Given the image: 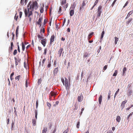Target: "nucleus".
Returning a JSON list of instances; mask_svg holds the SVG:
<instances>
[{"label": "nucleus", "mask_w": 133, "mask_h": 133, "mask_svg": "<svg viewBox=\"0 0 133 133\" xmlns=\"http://www.w3.org/2000/svg\"><path fill=\"white\" fill-rule=\"evenodd\" d=\"M32 125L33 126H35L36 125V120L35 119H32Z\"/></svg>", "instance_id": "obj_24"}, {"label": "nucleus", "mask_w": 133, "mask_h": 133, "mask_svg": "<svg viewBox=\"0 0 133 133\" xmlns=\"http://www.w3.org/2000/svg\"><path fill=\"white\" fill-rule=\"evenodd\" d=\"M133 12L132 11H131L129 12V13L128 14L127 16L126 17L125 19H127V18H128L132 14Z\"/></svg>", "instance_id": "obj_12"}, {"label": "nucleus", "mask_w": 133, "mask_h": 133, "mask_svg": "<svg viewBox=\"0 0 133 133\" xmlns=\"http://www.w3.org/2000/svg\"><path fill=\"white\" fill-rule=\"evenodd\" d=\"M38 8V4L36 1H35L32 3V4H31L29 8H28V9H25L24 12L25 16H27L28 15V17L31 15L32 14V11L34 9H36Z\"/></svg>", "instance_id": "obj_1"}, {"label": "nucleus", "mask_w": 133, "mask_h": 133, "mask_svg": "<svg viewBox=\"0 0 133 133\" xmlns=\"http://www.w3.org/2000/svg\"><path fill=\"white\" fill-rule=\"evenodd\" d=\"M80 125V122L79 121L78 122L76 125V127L77 128H79Z\"/></svg>", "instance_id": "obj_33"}, {"label": "nucleus", "mask_w": 133, "mask_h": 133, "mask_svg": "<svg viewBox=\"0 0 133 133\" xmlns=\"http://www.w3.org/2000/svg\"><path fill=\"white\" fill-rule=\"evenodd\" d=\"M14 58L15 60L16 65V66L18 64V63L20 62L21 59L19 58L17 59L15 57Z\"/></svg>", "instance_id": "obj_5"}, {"label": "nucleus", "mask_w": 133, "mask_h": 133, "mask_svg": "<svg viewBox=\"0 0 133 133\" xmlns=\"http://www.w3.org/2000/svg\"><path fill=\"white\" fill-rule=\"evenodd\" d=\"M37 113L36 110H35V117L36 119L37 118Z\"/></svg>", "instance_id": "obj_35"}, {"label": "nucleus", "mask_w": 133, "mask_h": 133, "mask_svg": "<svg viewBox=\"0 0 133 133\" xmlns=\"http://www.w3.org/2000/svg\"><path fill=\"white\" fill-rule=\"evenodd\" d=\"M51 66V61H50V62H49L48 63V64L47 65V67L48 68H50Z\"/></svg>", "instance_id": "obj_32"}, {"label": "nucleus", "mask_w": 133, "mask_h": 133, "mask_svg": "<svg viewBox=\"0 0 133 133\" xmlns=\"http://www.w3.org/2000/svg\"><path fill=\"white\" fill-rule=\"evenodd\" d=\"M21 75H18V76H16L15 78V79L16 80H17L18 81H19V78L21 77Z\"/></svg>", "instance_id": "obj_29"}, {"label": "nucleus", "mask_w": 133, "mask_h": 133, "mask_svg": "<svg viewBox=\"0 0 133 133\" xmlns=\"http://www.w3.org/2000/svg\"><path fill=\"white\" fill-rule=\"evenodd\" d=\"M115 44H116L117 41L118 40V38H117L116 37H115Z\"/></svg>", "instance_id": "obj_27"}, {"label": "nucleus", "mask_w": 133, "mask_h": 133, "mask_svg": "<svg viewBox=\"0 0 133 133\" xmlns=\"http://www.w3.org/2000/svg\"><path fill=\"white\" fill-rule=\"evenodd\" d=\"M74 14V10H71L70 12V16H72Z\"/></svg>", "instance_id": "obj_20"}, {"label": "nucleus", "mask_w": 133, "mask_h": 133, "mask_svg": "<svg viewBox=\"0 0 133 133\" xmlns=\"http://www.w3.org/2000/svg\"><path fill=\"white\" fill-rule=\"evenodd\" d=\"M121 117L119 116H118L117 117L116 120L117 122H119L121 120Z\"/></svg>", "instance_id": "obj_18"}, {"label": "nucleus", "mask_w": 133, "mask_h": 133, "mask_svg": "<svg viewBox=\"0 0 133 133\" xmlns=\"http://www.w3.org/2000/svg\"><path fill=\"white\" fill-rule=\"evenodd\" d=\"M42 79L41 78H40L38 80V83L39 84H41V83Z\"/></svg>", "instance_id": "obj_42"}, {"label": "nucleus", "mask_w": 133, "mask_h": 133, "mask_svg": "<svg viewBox=\"0 0 133 133\" xmlns=\"http://www.w3.org/2000/svg\"><path fill=\"white\" fill-rule=\"evenodd\" d=\"M22 14V12L21 11L19 13V17L20 18H21V17Z\"/></svg>", "instance_id": "obj_41"}, {"label": "nucleus", "mask_w": 133, "mask_h": 133, "mask_svg": "<svg viewBox=\"0 0 133 133\" xmlns=\"http://www.w3.org/2000/svg\"><path fill=\"white\" fill-rule=\"evenodd\" d=\"M42 31L43 32V33H44V32H45V29H44V28H43V29L42 30V29H41V30L40 31V33H41V32H42Z\"/></svg>", "instance_id": "obj_47"}, {"label": "nucleus", "mask_w": 133, "mask_h": 133, "mask_svg": "<svg viewBox=\"0 0 133 133\" xmlns=\"http://www.w3.org/2000/svg\"><path fill=\"white\" fill-rule=\"evenodd\" d=\"M107 133H113V132L111 130H109L107 131Z\"/></svg>", "instance_id": "obj_63"}, {"label": "nucleus", "mask_w": 133, "mask_h": 133, "mask_svg": "<svg viewBox=\"0 0 133 133\" xmlns=\"http://www.w3.org/2000/svg\"><path fill=\"white\" fill-rule=\"evenodd\" d=\"M84 6H83V5H81L80 8V10H81L82 9H83L84 8Z\"/></svg>", "instance_id": "obj_40"}, {"label": "nucleus", "mask_w": 133, "mask_h": 133, "mask_svg": "<svg viewBox=\"0 0 133 133\" xmlns=\"http://www.w3.org/2000/svg\"><path fill=\"white\" fill-rule=\"evenodd\" d=\"M46 60V58H44L43 59V61H42V64H43V65L44 64L45 62V61Z\"/></svg>", "instance_id": "obj_56"}, {"label": "nucleus", "mask_w": 133, "mask_h": 133, "mask_svg": "<svg viewBox=\"0 0 133 133\" xmlns=\"http://www.w3.org/2000/svg\"><path fill=\"white\" fill-rule=\"evenodd\" d=\"M104 33H105L104 31V30H103V31H102V33H101V39L103 37V35L104 34Z\"/></svg>", "instance_id": "obj_31"}, {"label": "nucleus", "mask_w": 133, "mask_h": 133, "mask_svg": "<svg viewBox=\"0 0 133 133\" xmlns=\"http://www.w3.org/2000/svg\"><path fill=\"white\" fill-rule=\"evenodd\" d=\"M102 96L101 95H100L99 98V104H101L102 99Z\"/></svg>", "instance_id": "obj_11"}, {"label": "nucleus", "mask_w": 133, "mask_h": 133, "mask_svg": "<svg viewBox=\"0 0 133 133\" xmlns=\"http://www.w3.org/2000/svg\"><path fill=\"white\" fill-rule=\"evenodd\" d=\"M28 81L27 79H26L25 81V87L26 88H27L28 87Z\"/></svg>", "instance_id": "obj_38"}, {"label": "nucleus", "mask_w": 133, "mask_h": 133, "mask_svg": "<svg viewBox=\"0 0 133 133\" xmlns=\"http://www.w3.org/2000/svg\"><path fill=\"white\" fill-rule=\"evenodd\" d=\"M22 49L23 51L25 49V46L23 42H22Z\"/></svg>", "instance_id": "obj_23"}, {"label": "nucleus", "mask_w": 133, "mask_h": 133, "mask_svg": "<svg viewBox=\"0 0 133 133\" xmlns=\"http://www.w3.org/2000/svg\"><path fill=\"white\" fill-rule=\"evenodd\" d=\"M55 36H55L54 34L51 36L50 39V44H51L54 41Z\"/></svg>", "instance_id": "obj_4"}, {"label": "nucleus", "mask_w": 133, "mask_h": 133, "mask_svg": "<svg viewBox=\"0 0 133 133\" xmlns=\"http://www.w3.org/2000/svg\"><path fill=\"white\" fill-rule=\"evenodd\" d=\"M24 0H21L20 3L22 5H23L24 4Z\"/></svg>", "instance_id": "obj_37"}, {"label": "nucleus", "mask_w": 133, "mask_h": 133, "mask_svg": "<svg viewBox=\"0 0 133 133\" xmlns=\"http://www.w3.org/2000/svg\"><path fill=\"white\" fill-rule=\"evenodd\" d=\"M128 3V1H127L126 2V3H125V4L124 5V6L123 7V8H124L127 5Z\"/></svg>", "instance_id": "obj_58"}, {"label": "nucleus", "mask_w": 133, "mask_h": 133, "mask_svg": "<svg viewBox=\"0 0 133 133\" xmlns=\"http://www.w3.org/2000/svg\"><path fill=\"white\" fill-rule=\"evenodd\" d=\"M84 110V108H82V109H81V111L80 113V115H81L82 114V113H83V110Z\"/></svg>", "instance_id": "obj_62"}, {"label": "nucleus", "mask_w": 133, "mask_h": 133, "mask_svg": "<svg viewBox=\"0 0 133 133\" xmlns=\"http://www.w3.org/2000/svg\"><path fill=\"white\" fill-rule=\"evenodd\" d=\"M37 36L39 40H41L42 39H43V35L42 34L41 35L39 34Z\"/></svg>", "instance_id": "obj_15"}, {"label": "nucleus", "mask_w": 133, "mask_h": 133, "mask_svg": "<svg viewBox=\"0 0 133 133\" xmlns=\"http://www.w3.org/2000/svg\"><path fill=\"white\" fill-rule=\"evenodd\" d=\"M14 123L12 122L11 124V129L12 130L14 128Z\"/></svg>", "instance_id": "obj_46"}, {"label": "nucleus", "mask_w": 133, "mask_h": 133, "mask_svg": "<svg viewBox=\"0 0 133 133\" xmlns=\"http://www.w3.org/2000/svg\"><path fill=\"white\" fill-rule=\"evenodd\" d=\"M14 72H12L10 76V78L11 80L12 81V80L14 78H12V77L14 75Z\"/></svg>", "instance_id": "obj_21"}, {"label": "nucleus", "mask_w": 133, "mask_h": 133, "mask_svg": "<svg viewBox=\"0 0 133 133\" xmlns=\"http://www.w3.org/2000/svg\"><path fill=\"white\" fill-rule=\"evenodd\" d=\"M132 18H129L128 21L126 22V24L127 25H128L132 21Z\"/></svg>", "instance_id": "obj_14"}, {"label": "nucleus", "mask_w": 133, "mask_h": 133, "mask_svg": "<svg viewBox=\"0 0 133 133\" xmlns=\"http://www.w3.org/2000/svg\"><path fill=\"white\" fill-rule=\"evenodd\" d=\"M102 6L101 5H99L97 11V17H99L101 15L102 11Z\"/></svg>", "instance_id": "obj_2"}, {"label": "nucleus", "mask_w": 133, "mask_h": 133, "mask_svg": "<svg viewBox=\"0 0 133 133\" xmlns=\"http://www.w3.org/2000/svg\"><path fill=\"white\" fill-rule=\"evenodd\" d=\"M47 51V49L46 48L44 50V54L45 55L46 54Z\"/></svg>", "instance_id": "obj_53"}, {"label": "nucleus", "mask_w": 133, "mask_h": 133, "mask_svg": "<svg viewBox=\"0 0 133 133\" xmlns=\"http://www.w3.org/2000/svg\"><path fill=\"white\" fill-rule=\"evenodd\" d=\"M48 20L47 19H45L44 21L43 24L45 25L46 23L47 22Z\"/></svg>", "instance_id": "obj_49"}, {"label": "nucleus", "mask_w": 133, "mask_h": 133, "mask_svg": "<svg viewBox=\"0 0 133 133\" xmlns=\"http://www.w3.org/2000/svg\"><path fill=\"white\" fill-rule=\"evenodd\" d=\"M94 34V32H92L91 33H90L88 36V38L89 39H90L91 38V36L92 35Z\"/></svg>", "instance_id": "obj_28"}, {"label": "nucleus", "mask_w": 133, "mask_h": 133, "mask_svg": "<svg viewBox=\"0 0 133 133\" xmlns=\"http://www.w3.org/2000/svg\"><path fill=\"white\" fill-rule=\"evenodd\" d=\"M19 29V26H18L16 28V36L17 37V36L18 35V31Z\"/></svg>", "instance_id": "obj_22"}, {"label": "nucleus", "mask_w": 133, "mask_h": 133, "mask_svg": "<svg viewBox=\"0 0 133 133\" xmlns=\"http://www.w3.org/2000/svg\"><path fill=\"white\" fill-rule=\"evenodd\" d=\"M47 105L49 107H50L51 106L50 103L48 102L47 103Z\"/></svg>", "instance_id": "obj_57"}, {"label": "nucleus", "mask_w": 133, "mask_h": 133, "mask_svg": "<svg viewBox=\"0 0 133 133\" xmlns=\"http://www.w3.org/2000/svg\"><path fill=\"white\" fill-rule=\"evenodd\" d=\"M62 11V7L61 6H60L59 8V10L58 12V14H60L61 13V11Z\"/></svg>", "instance_id": "obj_36"}, {"label": "nucleus", "mask_w": 133, "mask_h": 133, "mask_svg": "<svg viewBox=\"0 0 133 133\" xmlns=\"http://www.w3.org/2000/svg\"><path fill=\"white\" fill-rule=\"evenodd\" d=\"M47 131V128L45 127L42 130V133H46Z\"/></svg>", "instance_id": "obj_19"}, {"label": "nucleus", "mask_w": 133, "mask_h": 133, "mask_svg": "<svg viewBox=\"0 0 133 133\" xmlns=\"http://www.w3.org/2000/svg\"><path fill=\"white\" fill-rule=\"evenodd\" d=\"M116 0H114V1L113 2V3H112V5H111V6H112V7H113L114 6V5L115 3L116 2Z\"/></svg>", "instance_id": "obj_44"}, {"label": "nucleus", "mask_w": 133, "mask_h": 133, "mask_svg": "<svg viewBox=\"0 0 133 133\" xmlns=\"http://www.w3.org/2000/svg\"><path fill=\"white\" fill-rule=\"evenodd\" d=\"M85 4L86 3H85V1L84 0L83 1L82 5L85 6Z\"/></svg>", "instance_id": "obj_52"}, {"label": "nucleus", "mask_w": 133, "mask_h": 133, "mask_svg": "<svg viewBox=\"0 0 133 133\" xmlns=\"http://www.w3.org/2000/svg\"><path fill=\"white\" fill-rule=\"evenodd\" d=\"M67 31L68 32H70V29L69 28H68L67 29Z\"/></svg>", "instance_id": "obj_64"}, {"label": "nucleus", "mask_w": 133, "mask_h": 133, "mask_svg": "<svg viewBox=\"0 0 133 133\" xmlns=\"http://www.w3.org/2000/svg\"><path fill=\"white\" fill-rule=\"evenodd\" d=\"M63 50V49L62 48L60 49L58 51V54L59 56L60 57L61 56L62 51Z\"/></svg>", "instance_id": "obj_10"}, {"label": "nucleus", "mask_w": 133, "mask_h": 133, "mask_svg": "<svg viewBox=\"0 0 133 133\" xmlns=\"http://www.w3.org/2000/svg\"><path fill=\"white\" fill-rule=\"evenodd\" d=\"M17 50L18 51V52L20 53V48H19V46H18V48H17Z\"/></svg>", "instance_id": "obj_61"}, {"label": "nucleus", "mask_w": 133, "mask_h": 133, "mask_svg": "<svg viewBox=\"0 0 133 133\" xmlns=\"http://www.w3.org/2000/svg\"><path fill=\"white\" fill-rule=\"evenodd\" d=\"M66 0H62L61 2V5L64 8H66L68 6V4H66Z\"/></svg>", "instance_id": "obj_3"}, {"label": "nucleus", "mask_w": 133, "mask_h": 133, "mask_svg": "<svg viewBox=\"0 0 133 133\" xmlns=\"http://www.w3.org/2000/svg\"><path fill=\"white\" fill-rule=\"evenodd\" d=\"M111 94V91H109V93L108 95V100L110 98V95Z\"/></svg>", "instance_id": "obj_26"}, {"label": "nucleus", "mask_w": 133, "mask_h": 133, "mask_svg": "<svg viewBox=\"0 0 133 133\" xmlns=\"http://www.w3.org/2000/svg\"><path fill=\"white\" fill-rule=\"evenodd\" d=\"M130 117L128 115L127 116V118H126V119H127V120L128 121V122H129V118Z\"/></svg>", "instance_id": "obj_43"}, {"label": "nucleus", "mask_w": 133, "mask_h": 133, "mask_svg": "<svg viewBox=\"0 0 133 133\" xmlns=\"http://www.w3.org/2000/svg\"><path fill=\"white\" fill-rule=\"evenodd\" d=\"M65 87L66 88H67L68 86V82H65Z\"/></svg>", "instance_id": "obj_51"}, {"label": "nucleus", "mask_w": 133, "mask_h": 133, "mask_svg": "<svg viewBox=\"0 0 133 133\" xmlns=\"http://www.w3.org/2000/svg\"><path fill=\"white\" fill-rule=\"evenodd\" d=\"M126 70H127L126 68V67H124L123 69V73H122V74L124 76V74L125 73V71H126Z\"/></svg>", "instance_id": "obj_25"}, {"label": "nucleus", "mask_w": 133, "mask_h": 133, "mask_svg": "<svg viewBox=\"0 0 133 133\" xmlns=\"http://www.w3.org/2000/svg\"><path fill=\"white\" fill-rule=\"evenodd\" d=\"M68 131H69L67 129L66 130H65V131L63 132V133H68Z\"/></svg>", "instance_id": "obj_55"}, {"label": "nucleus", "mask_w": 133, "mask_h": 133, "mask_svg": "<svg viewBox=\"0 0 133 133\" xmlns=\"http://www.w3.org/2000/svg\"><path fill=\"white\" fill-rule=\"evenodd\" d=\"M99 0H96L95 2V3H94V4H95V5H96L98 1H99Z\"/></svg>", "instance_id": "obj_54"}, {"label": "nucleus", "mask_w": 133, "mask_h": 133, "mask_svg": "<svg viewBox=\"0 0 133 133\" xmlns=\"http://www.w3.org/2000/svg\"><path fill=\"white\" fill-rule=\"evenodd\" d=\"M46 41V39H44L41 40V43L44 46H45V45Z\"/></svg>", "instance_id": "obj_6"}, {"label": "nucleus", "mask_w": 133, "mask_h": 133, "mask_svg": "<svg viewBox=\"0 0 133 133\" xmlns=\"http://www.w3.org/2000/svg\"><path fill=\"white\" fill-rule=\"evenodd\" d=\"M17 15V14H16L15 15V16L14 17V19H15L16 20H17V18L18 17V16H16Z\"/></svg>", "instance_id": "obj_45"}, {"label": "nucleus", "mask_w": 133, "mask_h": 133, "mask_svg": "<svg viewBox=\"0 0 133 133\" xmlns=\"http://www.w3.org/2000/svg\"><path fill=\"white\" fill-rule=\"evenodd\" d=\"M48 125L49 126V128H51L52 125L51 123V122L48 123Z\"/></svg>", "instance_id": "obj_39"}, {"label": "nucleus", "mask_w": 133, "mask_h": 133, "mask_svg": "<svg viewBox=\"0 0 133 133\" xmlns=\"http://www.w3.org/2000/svg\"><path fill=\"white\" fill-rule=\"evenodd\" d=\"M119 89H117V91H116V92L115 93V95H117V94L118 92L119 91Z\"/></svg>", "instance_id": "obj_59"}, {"label": "nucleus", "mask_w": 133, "mask_h": 133, "mask_svg": "<svg viewBox=\"0 0 133 133\" xmlns=\"http://www.w3.org/2000/svg\"><path fill=\"white\" fill-rule=\"evenodd\" d=\"M50 94H51V96H53L55 95V93H54V92H50Z\"/></svg>", "instance_id": "obj_50"}, {"label": "nucleus", "mask_w": 133, "mask_h": 133, "mask_svg": "<svg viewBox=\"0 0 133 133\" xmlns=\"http://www.w3.org/2000/svg\"><path fill=\"white\" fill-rule=\"evenodd\" d=\"M83 99V96L82 95H81L80 96H78V102L81 101Z\"/></svg>", "instance_id": "obj_8"}, {"label": "nucleus", "mask_w": 133, "mask_h": 133, "mask_svg": "<svg viewBox=\"0 0 133 133\" xmlns=\"http://www.w3.org/2000/svg\"><path fill=\"white\" fill-rule=\"evenodd\" d=\"M44 6L43 5L42 6H41L40 8V12L41 13H42L44 11Z\"/></svg>", "instance_id": "obj_17"}, {"label": "nucleus", "mask_w": 133, "mask_h": 133, "mask_svg": "<svg viewBox=\"0 0 133 133\" xmlns=\"http://www.w3.org/2000/svg\"><path fill=\"white\" fill-rule=\"evenodd\" d=\"M42 19V18H39L38 19V21L37 23V24L39 25H40V26L41 25V23Z\"/></svg>", "instance_id": "obj_9"}, {"label": "nucleus", "mask_w": 133, "mask_h": 133, "mask_svg": "<svg viewBox=\"0 0 133 133\" xmlns=\"http://www.w3.org/2000/svg\"><path fill=\"white\" fill-rule=\"evenodd\" d=\"M118 72V71L117 70H116L115 71L114 73L113 76H116Z\"/></svg>", "instance_id": "obj_30"}, {"label": "nucleus", "mask_w": 133, "mask_h": 133, "mask_svg": "<svg viewBox=\"0 0 133 133\" xmlns=\"http://www.w3.org/2000/svg\"><path fill=\"white\" fill-rule=\"evenodd\" d=\"M107 65H105L104 66V67L103 68V70L104 71L105 70H106V69H107Z\"/></svg>", "instance_id": "obj_48"}, {"label": "nucleus", "mask_w": 133, "mask_h": 133, "mask_svg": "<svg viewBox=\"0 0 133 133\" xmlns=\"http://www.w3.org/2000/svg\"><path fill=\"white\" fill-rule=\"evenodd\" d=\"M38 103L37 102V101L36 102V108H37L38 106Z\"/></svg>", "instance_id": "obj_60"}, {"label": "nucleus", "mask_w": 133, "mask_h": 133, "mask_svg": "<svg viewBox=\"0 0 133 133\" xmlns=\"http://www.w3.org/2000/svg\"><path fill=\"white\" fill-rule=\"evenodd\" d=\"M132 90L129 89L127 92L128 95L129 96H130L132 94Z\"/></svg>", "instance_id": "obj_13"}, {"label": "nucleus", "mask_w": 133, "mask_h": 133, "mask_svg": "<svg viewBox=\"0 0 133 133\" xmlns=\"http://www.w3.org/2000/svg\"><path fill=\"white\" fill-rule=\"evenodd\" d=\"M17 50L15 49L14 51V52L13 53V55H15L16 54H17Z\"/></svg>", "instance_id": "obj_34"}, {"label": "nucleus", "mask_w": 133, "mask_h": 133, "mask_svg": "<svg viewBox=\"0 0 133 133\" xmlns=\"http://www.w3.org/2000/svg\"><path fill=\"white\" fill-rule=\"evenodd\" d=\"M58 71V68H56L54 71V75L56 74L57 73Z\"/></svg>", "instance_id": "obj_16"}, {"label": "nucleus", "mask_w": 133, "mask_h": 133, "mask_svg": "<svg viewBox=\"0 0 133 133\" xmlns=\"http://www.w3.org/2000/svg\"><path fill=\"white\" fill-rule=\"evenodd\" d=\"M127 101L126 100L122 102L121 105L122 110L124 108L125 106V104L127 103Z\"/></svg>", "instance_id": "obj_7"}]
</instances>
